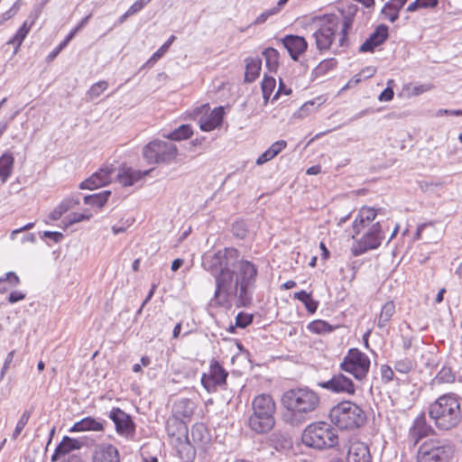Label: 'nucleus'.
Returning <instances> with one entry per match:
<instances>
[{
  "label": "nucleus",
  "instance_id": "nucleus-1",
  "mask_svg": "<svg viewBox=\"0 0 462 462\" xmlns=\"http://www.w3.org/2000/svg\"><path fill=\"white\" fill-rule=\"evenodd\" d=\"M201 265L214 278L213 300L218 303L232 301L238 308L249 307L252 304L258 267L241 257L237 249L226 247L217 252L206 253Z\"/></svg>",
  "mask_w": 462,
  "mask_h": 462
},
{
  "label": "nucleus",
  "instance_id": "nucleus-2",
  "mask_svg": "<svg viewBox=\"0 0 462 462\" xmlns=\"http://www.w3.org/2000/svg\"><path fill=\"white\" fill-rule=\"evenodd\" d=\"M281 402L285 411L282 420L291 426H298L310 419L320 403L319 395L309 387L287 390L282 395Z\"/></svg>",
  "mask_w": 462,
  "mask_h": 462
},
{
  "label": "nucleus",
  "instance_id": "nucleus-3",
  "mask_svg": "<svg viewBox=\"0 0 462 462\" xmlns=\"http://www.w3.org/2000/svg\"><path fill=\"white\" fill-rule=\"evenodd\" d=\"M429 414L436 426L444 430L456 427L462 418L460 403L453 393L439 397L430 404Z\"/></svg>",
  "mask_w": 462,
  "mask_h": 462
},
{
  "label": "nucleus",
  "instance_id": "nucleus-4",
  "mask_svg": "<svg viewBox=\"0 0 462 462\" xmlns=\"http://www.w3.org/2000/svg\"><path fill=\"white\" fill-rule=\"evenodd\" d=\"M253 413L248 418V427L257 434L269 432L275 425V402L269 394L256 396L252 403Z\"/></svg>",
  "mask_w": 462,
  "mask_h": 462
},
{
  "label": "nucleus",
  "instance_id": "nucleus-5",
  "mask_svg": "<svg viewBox=\"0 0 462 462\" xmlns=\"http://www.w3.org/2000/svg\"><path fill=\"white\" fill-rule=\"evenodd\" d=\"M328 416L330 421L342 430L359 429L366 421L365 411L350 401H344L335 405Z\"/></svg>",
  "mask_w": 462,
  "mask_h": 462
},
{
  "label": "nucleus",
  "instance_id": "nucleus-6",
  "mask_svg": "<svg viewBox=\"0 0 462 462\" xmlns=\"http://www.w3.org/2000/svg\"><path fill=\"white\" fill-rule=\"evenodd\" d=\"M338 437L329 424L319 421L310 424L305 428L301 435V441L307 447L324 449L335 447Z\"/></svg>",
  "mask_w": 462,
  "mask_h": 462
},
{
  "label": "nucleus",
  "instance_id": "nucleus-7",
  "mask_svg": "<svg viewBox=\"0 0 462 462\" xmlns=\"http://www.w3.org/2000/svg\"><path fill=\"white\" fill-rule=\"evenodd\" d=\"M177 153L175 144L162 140H153L143 148V158L152 164L170 163Z\"/></svg>",
  "mask_w": 462,
  "mask_h": 462
},
{
  "label": "nucleus",
  "instance_id": "nucleus-8",
  "mask_svg": "<svg viewBox=\"0 0 462 462\" xmlns=\"http://www.w3.org/2000/svg\"><path fill=\"white\" fill-rule=\"evenodd\" d=\"M371 361L368 356L357 348H350L344 356L339 367L351 374L356 380L362 381L369 372Z\"/></svg>",
  "mask_w": 462,
  "mask_h": 462
},
{
  "label": "nucleus",
  "instance_id": "nucleus-9",
  "mask_svg": "<svg viewBox=\"0 0 462 462\" xmlns=\"http://www.w3.org/2000/svg\"><path fill=\"white\" fill-rule=\"evenodd\" d=\"M453 448L449 444H441L438 440L424 442L418 450V462H448L453 455Z\"/></svg>",
  "mask_w": 462,
  "mask_h": 462
},
{
  "label": "nucleus",
  "instance_id": "nucleus-10",
  "mask_svg": "<svg viewBox=\"0 0 462 462\" xmlns=\"http://www.w3.org/2000/svg\"><path fill=\"white\" fill-rule=\"evenodd\" d=\"M340 24V18L335 14H326L321 20L319 28L313 33L316 47L319 51H327L332 45Z\"/></svg>",
  "mask_w": 462,
  "mask_h": 462
},
{
  "label": "nucleus",
  "instance_id": "nucleus-11",
  "mask_svg": "<svg viewBox=\"0 0 462 462\" xmlns=\"http://www.w3.org/2000/svg\"><path fill=\"white\" fill-rule=\"evenodd\" d=\"M383 220H378L371 226L365 234L351 248L354 256H359L369 250L378 248L384 239Z\"/></svg>",
  "mask_w": 462,
  "mask_h": 462
},
{
  "label": "nucleus",
  "instance_id": "nucleus-12",
  "mask_svg": "<svg viewBox=\"0 0 462 462\" xmlns=\"http://www.w3.org/2000/svg\"><path fill=\"white\" fill-rule=\"evenodd\" d=\"M228 372L216 359H212L209 365L208 373H203L201 375V384L208 393H216L218 388H224L226 385Z\"/></svg>",
  "mask_w": 462,
  "mask_h": 462
},
{
  "label": "nucleus",
  "instance_id": "nucleus-13",
  "mask_svg": "<svg viewBox=\"0 0 462 462\" xmlns=\"http://www.w3.org/2000/svg\"><path fill=\"white\" fill-rule=\"evenodd\" d=\"M109 419L114 422L116 433L125 439H133L135 435L136 424L132 416L118 407L109 411Z\"/></svg>",
  "mask_w": 462,
  "mask_h": 462
},
{
  "label": "nucleus",
  "instance_id": "nucleus-14",
  "mask_svg": "<svg viewBox=\"0 0 462 462\" xmlns=\"http://www.w3.org/2000/svg\"><path fill=\"white\" fill-rule=\"evenodd\" d=\"M338 11L341 14L343 18L342 28L340 32V37L338 39V45L340 47H347L348 46V31L351 29L354 18L359 11V7L356 4L352 3H342L341 6L338 8Z\"/></svg>",
  "mask_w": 462,
  "mask_h": 462
},
{
  "label": "nucleus",
  "instance_id": "nucleus-15",
  "mask_svg": "<svg viewBox=\"0 0 462 462\" xmlns=\"http://www.w3.org/2000/svg\"><path fill=\"white\" fill-rule=\"evenodd\" d=\"M319 385L335 393L354 395L356 393V387L352 379L341 373L334 374L328 381L319 383Z\"/></svg>",
  "mask_w": 462,
  "mask_h": 462
},
{
  "label": "nucleus",
  "instance_id": "nucleus-16",
  "mask_svg": "<svg viewBox=\"0 0 462 462\" xmlns=\"http://www.w3.org/2000/svg\"><path fill=\"white\" fill-rule=\"evenodd\" d=\"M381 215H385L384 209L382 208L375 209L374 208L363 207L353 223V231L355 233L353 238L359 235L362 229L366 227L376 217Z\"/></svg>",
  "mask_w": 462,
  "mask_h": 462
},
{
  "label": "nucleus",
  "instance_id": "nucleus-17",
  "mask_svg": "<svg viewBox=\"0 0 462 462\" xmlns=\"http://www.w3.org/2000/svg\"><path fill=\"white\" fill-rule=\"evenodd\" d=\"M389 37V28L386 24L377 25L374 31L359 47V52H374L375 48L382 45Z\"/></svg>",
  "mask_w": 462,
  "mask_h": 462
},
{
  "label": "nucleus",
  "instance_id": "nucleus-18",
  "mask_svg": "<svg viewBox=\"0 0 462 462\" xmlns=\"http://www.w3.org/2000/svg\"><path fill=\"white\" fill-rule=\"evenodd\" d=\"M280 41L294 61H298L300 56L308 49V42L303 36L288 34Z\"/></svg>",
  "mask_w": 462,
  "mask_h": 462
},
{
  "label": "nucleus",
  "instance_id": "nucleus-19",
  "mask_svg": "<svg viewBox=\"0 0 462 462\" xmlns=\"http://www.w3.org/2000/svg\"><path fill=\"white\" fill-rule=\"evenodd\" d=\"M111 168H102L98 171L93 173L88 179L82 181L79 185L81 189H95L108 184L111 180L113 173Z\"/></svg>",
  "mask_w": 462,
  "mask_h": 462
},
{
  "label": "nucleus",
  "instance_id": "nucleus-20",
  "mask_svg": "<svg viewBox=\"0 0 462 462\" xmlns=\"http://www.w3.org/2000/svg\"><path fill=\"white\" fill-rule=\"evenodd\" d=\"M267 444L278 452H285L292 448L291 437L282 430L272 432L267 438Z\"/></svg>",
  "mask_w": 462,
  "mask_h": 462
},
{
  "label": "nucleus",
  "instance_id": "nucleus-21",
  "mask_svg": "<svg viewBox=\"0 0 462 462\" xmlns=\"http://www.w3.org/2000/svg\"><path fill=\"white\" fill-rule=\"evenodd\" d=\"M151 171L152 169L142 171L131 167H123L117 173L116 178L121 185L130 187L147 176Z\"/></svg>",
  "mask_w": 462,
  "mask_h": 462
},
{
  "label": "nucleus",
  "instance_id": "nucleus-22",
  "mask_svg": "<svg viewBox=\"0 0 462 462\" xmlns=\"http://www.w3.org/2000/svg\"><path fill=\"white\" fill-rule=\"evenodd\" d=\"M94 462H120L118 449L112 444L103 443L97 447Z\"/></svg>",
  "mask_w": 462,
  "mask_h": 462
},
{
  "label": "nucleus",
  "instance_id": "nucleus-23",
  "mask_svg": "<svg viewBox=\"0 0 462 462\" xmlns=\"http://www.w3.org/2000/svg\"><path fill=\"white\" fill-rule=\"evenodd\" d=\"M346 459L347 462H371L369 447L360 441L352 443L348 448Z\"/></svg>",
  "mask_w": 462,
  "mask_h": 462
},
{
  "label": "nucleus",
  "instance_id": "nucleus-24",
  "mask_svg": "<svg viewBox=\"0 0 462 462\" xmlns=\"http://www.w3.org/2000/svg\"><path fill=\"white\" fill-rule=\"evenodd\" d=\"M225 116L223 106L215 107L208 116L199 119V127L202 131L209 132L220 126Z\"/></svg>",
  "mask_w": 462,
  "mask_h": 462
},
{
  "label": "nucleus",
  "instance_id": "nucleus-25",
  "mask_svg": "<svg viewBox=\"0 0 462 462\" xmlns=\"http://www.w3.org/2000/svg\"><path fill=\"white\" fill-rule=\"evenodd\" d=\"M105 423V420H97L91 416L85 417L81 419L79 421L74 423V425L70 428L69 432L104 431Z\"/></svg>",
  "mask_w": 462,
  "mask_h": 462
},
{
  "label": "nucleus",
  "instance_id": "nucleus-26",
  "mask_svg": "<svg viewBox=\"0 0 462 462\" xmlns=\"http://www.w3.org/2000/svg\"><path fill=\"white\" fill-rule=\"evenodd\" d=\"M432 431V428L426 423L425 414L421 413L416 418L410 430V435L414 439V445H416L420 439L429 436Z\"/></svg>",
  "mask_w": 462,
  "mask_h": 462
},
{
  "label": "nucleus",
  "instance_id": "nucleus-27",
  "mask_svg": "<svg viewBox=\"0 0 462 462\" xmlns=\"http://www.w3.org/2000/svg\"><path fill=\"white\" fill-rule=\"evenodd\" d=\"M408 0H390L385 3L381 10V14H384L391 23H394L399 19V12L406 5Z\"/></svg>",
  "mask_w": 462,
  "mask_h": 462
},
{
  "label": "nucleus",
  "instance_id": "nucleus-28",
  "mask_svg": "<svg viewBox=\"0 0 462 462\" xmlns=\"http://www.w3.org/2000/svg\"><path fill=\"white\" fill-rule=\"evenodd\" d=\"M189 439L199 446H204L211 439L208 428L203 423H196L192 426Z\"/></svg>",
  "mask_w": 462,
  "mask_h": 462
},
{
  "label": "nucleus",
  "instance_id": "nucleus-29",
  "mask_svg": "<svg viewBox=\"0 0 462 462\" xmlns=\"http://www.w3.org/2000/svg\"><path fill=\"white\" fill-rule=\"evenodd\" d=\"M262 60L259 58L245 59V82L252 83L260 75Z\"/></svg>",
  "mask_w": 462,
  "mask_h": 462
},
{
  "label": "nucleus",
  "instance_id": "nucleus-30",
  "mask_svg": "<svg viewBox=\"0 0 462 462\" xmlns=\"http://www.w3.org/2000/svg\"><path fill=\"white\" fill-rule=\"evenodd\" d=\"M287 146L284 140L274 142L265 152H263L256 160L257 165H263L277 156Z\"/></svg>",
  "mask_w": 462,
  "mask_h": 462
},
{
  "label": "nucleus",
  "instance_id": "nucleus-31",
  "mask_svg": "<svg viewBox=\"0 0 462 462\" xmlns=\"http://www.w3.org/2000/svg\"><path fill=\"white\" fill-rule=\"evenodd\" d=\"M14 162V158L11 152H5L0 157V179L3 183L5 182L10 177L13 171Z\"/></svg>",
  "mask_w": 462,
  "mask_h": 462
},
{
  "label": "nucleus",
  "instance_id": "nucleus-32",
  "mask_svg": "<svg viewBox=\"0 0 462 462\" xmlns=\"http://www.w3.org/2000/svg\"><path fill=\"white\" fill-rule=\"evenodd\" d=\"M293 298L301 301L309 313L314 314L317 311L319 301L314 300L311 294L308 293L306 291L301 290L294 292Z\"/></svg>",
  "mask_w": 462,
  "mask_h": 462
},
{
  "label": "nucleus",
  "instance_id": "nucleus-33",
  "mask_svg": "<svg viewBox=\"0 0 462 462\" xmlns=\"http://www.w3.org/2000/svg\"><path fill=\"white\" fill-rule=\"evenodd\" d=\"M395 313V304L393 301L389 300L385 302L377 319V327L380 328H384L387 323L391 320L392 317Z\"/></svg>",
  "mask_w": 462,
  "mask_h": 462
},
{
  "label": "nucleus",
  "instance_id": "nucleus-34",
  "mask_svg": "<svg viewBox=\"0 0 462 462\" xmlns=\"http://www.w3.org/2000/svg\"><path fill=\"white\" fill-rule=\"evenodd\" d=\"M262 54L265 59V66L267 67L268 70L270 72H276L279 67L280 58L278 51L274 48L269 47L264 49Z\"/></svg>",
  "mask_w": 462,
  "mask_h": 462
},
{
  "label": "nucleus",
  "instance_id": "nucleus-35",
  "mask_svg": "<svg viewBox=\"0 0 462 462\" xmlns=\"http://www.w3.org/2000/svg\"><path fill=\"white\" fill-rule=\"evenodd\" d=\"M192 134L193 131L191 126L189 125L184 124L166 134L165 137L171 141H181L189 139Z\"/></svg>",
  "mask_w": 462,
  "mask_h": 462
},
{
  "label": "nucleus",
  "instance_id": "nucleus-36",
  "mask_svg": "<svg viewBox=\"0 0 462 462\" xmlns=\"http://www.w3.org/2000/svg\"><path fill=\"white\" fill-rule=\"evenodd\" d=\"M31 24H28L27 21H25L23 25L18 29L16 33L7 42L8 44H12L14 46V52L17 51L18 48L21 46L22 42L27 36Z\"/></svg>",
  "mask_w": 462,
  "mask_h": 462
},
{
  "label": "nucleus",
  "instance_id": "nucleus-37",
  "mask_svg": "<svg viewBox=\"0 0 462 462\" xmlns=\"http://www.w3.org/2000/svg\"><path fill=\"white\" fill-rule=\"evenodd\" d=\"M110 194H111V191L104 190L99 193H95V194L85 196L83 199H84L85 204H87V205L97 206L98 208H101L107 201Z\"/></svg>",
  "mask_w": 462,
  "mask_h": 462
},
{
  "label": "nucleus",
  "instance_id": "nucleus-38",
  "mask_svg": "<svg viewBox=\"0 0 462 462\" xmlns=\"http://www.w3.org/2000/svg\"><path fill=\"white\" fill-rule=\"evenodd\" d=\"M337 327L330 325L325 320L317 319L311 321L307 326V328L315 334H328L335 330Z\"/></svg>",
  "mask_w": 462,
  "mask_h": 462
},
{
  "label": "nucleus",
  "instance_id": "nucleus-39",
  "mask_svg": "<svg viewBox=\"0 0 462 462\" xmlns=\"http://www.w3.org/2000/svg\"><path fill=\"white\" fill-rule=\"evenodd\" d=\"M83 445L82 440L65 436L58 446H61V451L67 455L73 450L80 449Z\"/></svg>",
  "mask_w": 462,
  "mask_h": 462
},
{
  "label": "nucleus",
  "instance_id": "nucleus-40",
  "mask_svg": "<svg viewBox=\"0 0 462 462\" xmlns=\"http://www.w3.org/2000/svg\"><path fill=\"white\" fill-rule=\"evenodd\" d=\"M190 439L189 436H186V443L179 448L178 452L180 454V457L185 461V462H192L195 458L196 451L195 448L190 444Z\"/></svg>",
  "mask_w": 462,
  "mask_h": 462
},
{
  "label": "nucleus",
  "instance_id": "nucleus-41",
  "mask_svg": "<svg viewBox=\"0 0 462 462\" xmlns=\"http://www.w3.org/2000/svg\"><path fill=\"white\" fill-rule=\"evenodd\" d=\"M337 64V61L334 58L324 60L314 69V73L316 76H323L329 70L335 69Z\"/></svg>",
  "mask_w": 462,
  "mask_h": 462
},
{
  "label": "nucleus",
  "instance_id": "nucleus-42",
  "mask_svg": "<svg viewBox=\"0 0 462 462\" xmlns=\"http://www.w3.org/2000/svg\"><path fill=\"white\" fill-rule=\"evenodd\" d=\"M176 411L183 417L189 418L192 415L194 410L193 402L189 399H183L175 405Z\"/></svg>",
  "mask_w": 462,
  "mask_h": 462
},
{
  "label": "nucleus",
  "instance_id": "nucleus-43",
  "mask_svg": "<svg viewBox=\"0 0 462 462\" xmlns=\"http://www.w3.org/2000/svg\"><path fill=\"white\" fill-rule=\"evenodd\" d=\"M91 217V214L88 213H71L68 215L63 220L62 223L65 226H72L73 224L81 222L83 220H88Z\"/></svg>",
  "mask_w": 462,
  "mask_h": 462
},
{
  "label": "nucleus",
  "instance_id": "nucleus-44",
  "mask_svg": "<svg viewBox=\"0 0 462 462\" xmlns=\"http://www.w3.org/2000/svg\"><path fill=\"white\" fill-rule=\"evenodd\" d=\"M108 87V83L105 80L98 81L91 86L88 91L90 99L98 97Z\"/></svg>",
  "mask_w": 462,
  "mask_h": 462
},
{
  "label": "nucleus",
  "instance_id": "nucleus-45",
  "mask_svg": "<svg viewBox=\"0 0 462 462\" xmlns=\"http://www.w3.org/2000/svg\"><path fill=\"white\" fill-rule=\"evenodd\" d=\"M31 417V411H25L22 416L20 417L17 424H16V427L13 432V435H12V439H16L17 437L21 434V432L23 431V430L24 429V427L26 426V424L28 423V420Z\"/></svg>",
  "mask_w": 462,
  "mask_h": 462
},
{
  "label": "nucleus",
  "instance_id": "nucleus-46",
  "mask_svg": "<svg viewBox=\"0 0 462 462\" xmlns=\"http://www.w3.org/2000/svg\"><path fill=\"white\" fill-rule=\"evenodd\" d=\"M436 380L439 383H452L455 380V375L452 373L451 368L444 366L438 373V374L436 376Z\"/></svg>",
  "mask_w": 462,
  "mask_h": 462
},
{
  "label": "nucleus",
  "instance_id": "nucleus-47",
  "mask_svg": "<svg viewBox=\"0 0 462 462\" xmlns=\"http://www.w3.org/2000/svg\"><path fill=\"white\" fill-rule=\"evenodd\" d=\"M80 203L79 196L71 197L63 199L58 207L62 211V213H66L69 209L73 208L74 207L78 206Z\"/></svg>",
  "mask_w": 462,
  "mask_h": 462
},
{
  "label": "nucleus",
  "instance_id": "nucleus-48",
  "mask_svg": "<svg viewBox=\"0 0 462 462\" xmlns=\"http://www.w3.org/2000/svg\"><path fill=\"white\" fill-rule=\"evenodd\" d=\"M176 37L174 35H171L166 42H164L161 48L152 54L151 59L148 60V62H155L158 60L169 49V47L171 45V43L174 42Z\"/></svg>",
  "mask_w": 462,
  "mask_h": 462
},
{
  "label": "nucleus",
  "instance_id": "nucleus-49",
  "mask_svg": "<svg viewBox=\"0 0 462 462\" xmlns=\"http://www.w3.org/2000/svg\"><path fill=\"white\" fill-rule=\"evenodd\" d=\"M253 319L254 316L252 314L239 312L236 317V326L245 328L253 322Z\"/></svg>",
  "mask_w": 462,
  "mask_h": 462
},
{
  "label": "nucleus",
  "instance_id": "nucleus-50",
  "mask_svg": "<svg viewBox=\"0 0 462 462\" xmlns=\"http://www.w3.org/2000/svg\"><path fill=\"white\" fill-rule=\"evenodd\" d=\"M276 81L273 77H269L264 75L263 79L261 84L263 94H272L273 89L275 88Z\"/></svg>",
  "mask_w": 462,
  "mask_h": 462
},
{
  "label": "nucleus",
  "instance_id": "nucleus-51",
  "mask_svg": "<svg viewBox=\"0 0 462 462\" xmlns=\"http://www.w3.org/2000/svg\"><path fill=\"white\" fill-rule=\"evenodd\" d=\"M233 235L238 238H245L247 235V228L243 221H236L232 225Z\"/></svg>",
  "mask_w": 462,
  "mask_h": 462
},
{
  "label": "nucleus",
  "instance_id": "nucleus-52",
  "mask_svg": "<svg viewBox=\"0 0 462 462\" xmlns=\"http://www.w3.org/2000/svg\"><path fill=\"white\" fill-rule=\"evenodd\" d=\"M394 369L402 374H408L412 369V363L409 359L399 360L394 364Z\"/></svg>",
  "mask_w": 462,
  "mask_h": 462
},
{
  "label": "nucleus",
  "instance_id": "nucleus-53",
  "mask_svg": "<svg viewBox=\"0 0 462 462\" xmlns=\"http://www.w3.org/2000/svg\"><path fill=\"white\" fill-rule=\"evenodd\" d=\"M279 12V7H273L263 12L254 22V24H262L266 22V20L272 16L276 14Z\"/></svg>",
  "mask_w": 462,
  "mask_h": 462
},
{
  "label": "nucleus",
  "instance_id": "nucleus-54",
  "mask_svg": "<svg viewBox=\"0 0 462 462\" xmlns=\"http://www.w3.org/2000/svg\"><path fill=\"white\" fill-rule=\"evenodd\" d=\"M393 80H389L388 81V85H390L391 83H393ZM393 96H394V92H393V89L390 87V86H387L386 88H384L381 94L379 95L378 97V99L381 101V102H387V101H390L393 98Z\"/></svg>",
  "mask_w": 462,
  "mask_h": 462
},
{
  "label": "nucleus",
  "instance_id": "nucleus-55",
  "mask_svg": "<svg viewBox=\"0 0 462 462\" xmlns=\"http://www.w3.org/2000/svg\"><path fill=\"white\" fill-rule=\"evenodd\" d=\"M0 280H4V282H8L12 287H15L20 283L19 277L14 272L6 273L5 277H1Z\"/></svg>",
  "mask_w": 462,
  "mask_h": 462
},
{
  "label": "nucleus",
  "instance_id": "nucleus-56",
  "mask_svg": "<svg viewBox=\"0 0 462 462\" xmlns=\"http://www.w3.org/2000/svg\"><path fill=\"white\" fill-rule=\"evenodd\" d=\"M151 0H136L128 9V14H134L141 11Z\"/></svg>",
  "mask_w": 462,
  "mask_h": 462
},
{
  "label": "nucleus",
  "instance_id": "nucleus-57",
  "mask_svg": "<svg viewBox=\"0 0 462 462\" xmlns=\"http://www.w3.org/2000/svg\"><path fill=\"white\" fill-rule=\"evenodd\" d=\"M393 374H394L393 371L389 365H382L381 375H382V380L384 383H389L390 381H392Z\"/></svg>",
  "mask_w": 462,
  "mask_h": 462
},
{
  "label": "nucleus",
  "instance_id": "nucleus-58",
  "mask_svg": "<svg viewBox=\"0 0 462 462\" xmlns=\"http://www.w3.org/2000/svg\"><path fill=\"white\" fill-rule=\"evenodd\" d=\"M42 236L45 238L51 239L55 243L60 242L64 237L60 232L57 231H44Z\"/></svg>",
  "mask_w": 462,
  "mask_h": 462
},
{
  "label": "nucleus",
  "instance_id": "nucleus-59",
  "mask_svg": "<svg viewBox=\"0 0 462 462\" xmlns=\"http://www.w3.org/2000/svg\"><path fill=\"white\" fill-rule=\"evenodd\" d=\"M25 299V294L21 291H12L8 296V301L11 304L16 303Z\"/></svg>",
  "mask_w": 462,
  "mask_h": 462
},
{
  "label": "nucleus",
  "instance_id": "nucleus-60",
  "mask_svg": "<svg viewBox=\"0 0 462 462\" xmlns=\"http://www.w3.org/2000/svg\"><path fill=\"white\" fill-rule=\"evenodd\" d=\"M291 93V88H288L285 84L282 82V79H280V84H279V88H278V90L277 92L275 93L274 97H273V100L274 99H277L278 97L281 95V94H285V95H290Z\"/></svg>",
  "mask_w": 462,
  "mask_h": 462
},
{
  "label": "nucleus",
  "instance_id": "nucleus-61",
  "mask_svg": "<svg viewBox=\"0 0 462 462\" xmlns=\"http://www.w3.org/2000/svg\"><path fill=\"white\" fill-rule=\"evenodd\" d=\"M420 9L435 8L439 5V0H419Z\"/></svg>",
  "mask_w": 462,
  "mask_h": 462
},
{
  "label": "nucleus",
  "instance_id": "nucleus-62",
  "mask_svg": "<svg viewBox=\"0 0 462 462\" xmlns=\"http://www.w3.org/2000/svg\"><path fill=\"white\" fill-rule=\"evenodd\" d=\"M19 5H20V1L18 0L14 4V5L8 11H6L3 14L4 19L7 20V19H10L13 15H14V14L17 12V10L19 8Z\"/></svg>",
  "mask_w": 462,
  "mask_h": 462
},
{
  "label": "nucleus",
  "instance_id": "nucleus-63",
  "mask_svg": "<svg viewBox=\"0 0 462 462\" xmlns=\"http://www.w3.org/2000/svg\"><path fill=\"white\" fill-rule=\"evenodd\" d=\"M17 114H18V112H15V113H14V114L9 117V119H8V120H6V121H1V122H0V137H1V136H2V134L5 133V131L8 128V125H9L10 122H12V121L15 118V116H16V115H17Z\"/></svg>",
  "mask_w": 462,
  "mask_h": 462
},
{
  "label": "nucleus",
  "instance_id": "nucleus-64",
  "mask_svg": "<svg viewBox=\"0 0 462 462\" xmlns=\"http://www.w3.org/2000/svg\"><path fill=\"white\" fill-rule=\"evenodd\" d=\"M362 80V78H361V73L359 74H356L348 82L347 84L342 88V90L346 89V88H352L356 85H357L359 82H361Z\"/></svg>",
  "mask_w": 462,
  "mask_h": 462
}]
</instances>
